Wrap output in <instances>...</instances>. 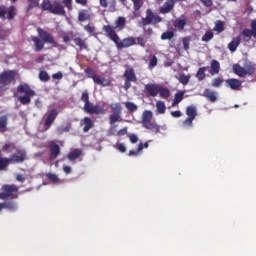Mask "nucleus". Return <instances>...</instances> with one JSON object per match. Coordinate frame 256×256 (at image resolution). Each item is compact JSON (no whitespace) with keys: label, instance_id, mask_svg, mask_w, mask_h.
<instances>
[{"label":"nucleus","instance_id":"nucleus-50","mask_svg":"<svg viewBox=\"0 0 256 256\" xmlns=\"http://www.w3.org/2000/svg\"><path fill=\"white\" fill-rule=\"evenodd\" d=\"M47 179H49V181H51L52 183H59V177L57 176V174H51L48 173L46 175Z\"/></svg>","mask_w":256,"mask_h":256},{"label":"nucleus","instance_id":"nucleus-51","mask_svg":"<svg viewBox=\"0 0 256 256\" xmlns=\"http://www.w3.org/2000/svg\"><path fill=\"white\" fill-rule=\"evenodd\" d=\"M62 3L68 11H73V0H62Z\"/></svg>","mask_w":256,"mask_h":256},{"label":"nucleus","instance_id":"nucleus-15","mask_svg":"<svg viewBox=\"0 0 256 256\" xmlns=\"http://www.w3.org/2000/svg\"><path fill=\"white\" fill-rule=\"evenodd\" d=\"M57 115H59V112L57 109H52L49 111L46 120H45V127L46 129H49L53 123H55V120L57 119Z\"/></svg>","mask_w":256,"mask_h":256},{"label":"nucleus","instance_id":"nucleus-7","mask_svg":"<svg viewBox=\"0 0 256 256\" xmlns=\"http://www.w3.org/2000/svg\"><path fill=\"white\" fill-rule=\"evenodd\" d=\"M2 193H0V199L6 201V199H17L19 197V186L15 184H4L1 187Z\"/></svg>","mask_w":256,"mask_h":256},{"label":"nucleus","instance_id":"nucleus-16","mask_svg":"<svg viewBox=\"0 0 256 256\" xmlns=\"http://www.w3.org/2000/svg\"><path fill=\"white\" fill-rule=\"evenodd\" d=\"M175 7V1L174 0H167L160 8L159 13L162 15H167V13H171L173 11V8Z\"/></svg>","mask_w":256,"mask_h":256},{"label":"nucleus","instance_id":"nucleus-17","mask_svg":"<svg viewBox=\"0 0 256 256\" xmlns=\"http://www.w3.org/2000/svg\"><path fill=\"white\" fill-rule=\"evenodd\" d=\"M78 21L80 23H85V21H91V10L89 9H80L78 11Z\"/></svg>","mask_w":256,"mask_h":256},{"label":"nucleus","instance_id":"nucleus-60","mask_svg":"<svg viewBox=\"0 0 256 256\" xmlns=\"http://www.w3.org/2000/svg\"><path fill=\"white\" fill-rule=\"evenodd\" d=\"M58 131L59 133H69V131H71V126L60 127Z\"/></svg>","mask_w":256,"mask_h":256},{"label":"nucleus","instance_id":"nucleus-43","mask_svg":"<svg viewBox=\"0 0 256 256\" xmlns=\"http://www.w3.org/2000/svg\"><path fill=\"white\" fill-rule=\"evenodd\" d=\"M175 37V33L173 31L163 32L161 35L162 41H167L168 39H173Z\"/></svg>","mask_w":256,"mask_h":256},{"label":"nucleus","instance_id":"nucleus-36","mask_svg":"<svg viewBox=\"0 0 256 256\" xmlns=\"http://www.w3.org/2000/svg\"><path fill=\"white\" fill-rule=\"evenodd\" d=\"M207 71V67H200L196 73V77L198 78V81H203L207 75L205 72Z\"/></svg>","mask_w":256,"mask_h":256},{"label":"nucleus","instance_id":"nucleus-1","mask_svg":"<svg viewBox=\"0 0 256 256\" xmlns=\"http://www.w3.org/2000/svg\"><path fill=\"white\" fill-rule=\"evenodd\" d=\"M102 30L104 31L106 37L115 43L117 49H127L128 47H133L137 45V40L134 37H127L121 40L117 32L113 31L111 25H104Z\"/></svg>","mask_w":256,"mask_h":256},{"label":"nucleus","instance_id":"nucleus-3","mask_svg":"<svg viewBox=\"0 0 256 256\" xmlns=\"http://www.w3.org/2000/svg\"><path fill=\"white\" fill-rule=\"evenodd\" d=\"M80 99L84 103L83 110L85 113H89V115H105L107 113L104 106L99 104L93 106L91 101H89V92L87 90L82 93Z\"/></svg>","mask_w":256,"mask_h":256},{"label":"nucleus","instance_id":"nucleus-28","mask_svg":"<svg viewBox=\"0 0 256 256\" xmlns=\"http://www.w3.org/2000/svg\"><path fill=\"white\" fill-rule=\"evenodd\" d=\"M158 94L160 95L161 99H167L168 97H171V91H169V88H165L163 86L158 88Z\"/></svg>","mask_w":256,"mask_h":256},{"label":"nucleus","instance_id":"nucleus-25","mask_svg":"<svg viewBox=\"0 0 256 256\" xmlns=\"http://www.w3.org/2000/svg\"><path fill=\"white\" fill-rule=\"evenodd\" d=\"M210 73L211 75H217L219 74V71H221V64H219V61L212 60L210 64Z\"/></svg>","mask_w":256,"mask_h":256},{"label":"nucleus","instance_id":"nucleus-18","mask_svg":"<svg viewBox=\"0 0 256 256\" xmlns=\"http://www.w3.org/2000/svg\"><path fill=\"white\" fill-rule=\"evenodd\" d=\"M159 85L157 84H146L144 89L147 91L150 97H157L159 95Z\"/></svg>","mask_w":256,"mask_h":256},{"label":"nucleus","instance_id":"nucleus-52","mask_svg":"<svg viewBox=\"0 0 256 256\" xmlns=\"http://www.w3.org/2000/svg\"><path fill=\"white\" fill-rule=\"evenodd\" d=\"M182 43H183V48L185 51L189 50V43H191V38L190 37H184L182 39Z\"/></svg>","mask_w":256,"mask_h":256},{"label":"nucleus","instance_id":"nucleus-32","mask_svg":"<svg viewBox=\"0 0 256 256\" xmlns=\"http://www.w3.org/2000/svg\"><path fill=\"white\" fill-rule=\"evenodd\" d=\"M120 121H123V118H121V114H114V113H112L109 116V123L111 125H115V123H120Z\"/></svg>","mask_w":256,"mask_h":256},{"label":"nucleus","instance_id":"nucleus-59","mask_svg":"<svg viewBox=\"0 0 256 256\" xmlns=\"http://www.w3.org/2000/svg\"><path fill=\"white\" fill-rule=\"evenodd\" d=\"M84 30H86L87 33H95V27H93V26H91L89 24L84 26Z\"/></svg>","mask_w":256,"mask_h":256},{"label":"nucleus","instance_id":"nucleus-49","mask_svg":"<svg viewBox=\"0 0 256 256\" xmlns=\"http://www.w3.org/2000/svg\"><path fill=\"white\" fill-rule=\"evenodd\" d=\"M213 87H221V85H223V79L220 78V77H217V78H214L212 80V84H211Z\"/></svg>","mask_w":256,"mask_h":256},{"label":"nucleus","instance_id":"nucleus-54","mask_svg":"<svg viewBox=\"0 0 256 256\" xmlns=\"http://www.w3.org/2000/svg\"><path fill=\"white\" fill-rule=\"evenodd\" d=\"M132 2L134 4L135 11H139V9H141V7H143V1H141V0H132Z\"/></svg>","mask_w":256,"mask_h":256},{"label":"nucleus","instance_id":"nucleus-12","mask_svg":"<svg viewBox=\"0 0 256 256\" xmlns=\"http://www.w3.org/2000/svg\"><path fill=\"white\" fill-rule=\"evenodd\" d=\"M161 21H163L161 16L153 13L151 9H148L146 11V17L142 18V25L143 27H147V25H157V23H161Z\"/></svg>","mask_w":256,"mask_h":256},{"label":"nucleus","instance_id":"nucleus-56","mask_svg":"<svg viewBox=\"0 0 256 256\" xmlns=\"http://www.w3.org/2000/svg\"><path fill=\"white\" fill-rule=\"evenodd\" d=\"M7 128V116L0 117V129Z\"/></svg>","mask_w":256,"mask_h":256},{"label":"nucleus","instance_id":"nucleus-26","mask_svg":"<svg viewBox=\"0 0 256 256\" xmlns=\"http://www.w3.org/2000/svg\"><path fill=\"white\" fill-rule=\"evenodd\" d=\"M83 125H84V128H83L84 133H89V130L93 129L94 127L93 120H91L90 117H84Z\"/></svg>","mask_w":256,"mask_h":256},{"label":"nucleus","instance_id":"nucleus-23","mask_svg":"<svg viewBox=\"0 0 256 256\" xmlns=\"http://www.w3.org/2000/svg\"><path fill=\"white\" fill-rule=\"evenodd\" d=\"M239 45H241V36L234 37L232 41L228 44V49L229 51H231V53H235Z\"/></svg>","mask_w":256,"mask_h":256},{"label":"nucleus","instance_id":"nucleus-63","mask_svg":"<svg viewBox=\"0 0 256 256\" xmlns=\"http://www.w3.org/2000/svg\"><path fill=\"white\" fill-rule=\"evenodd\" d=\"M129 139H130V142L133 144H135V143H137V141H139V138L135 134L130 135Z\"/></svg>","mask_w":256,"mask_h":256},{"label":"nucleus","instance_id":"nucleus-42","mask_svg":"<svg viewBox=\"0 0 256 256\" xmlns=\"http://www.w3.org/2000/svg\"><path fill=\"white\" fill-rule=\"evenodd\" d=\"M214 31H217L218 33H223V31H225V25L223 24V21L218 20L215 22Z\"/></svg>","mask_w":256,"mask_h":256},{"label":"nucleus","instance_id":"nucleus-5","mask_svg":"<svg viewBox=\"0 0 256 256\" xmlns=\"http://www.w3.org/2000/svg\"><path fill=\"white\" fill-rule=\"evenodd\" d=\"M17 92L24 93L23 96L18 98V101L21 103V105H29V103H31V97H35V95H37L35 90H32L31 86L27 83L18 85Z\"/></svg>","mask_w":256,"mask_h":256},{"label":"nucleus","instance_id":"nucleus-11","mask_svg":"<svg viewBox=\"0 0 256 256\" xmlns=\"http://www.w3.org/2000/svg\"><path fill=\"white\" fill-rule=\"evenodd\" d=\"M15 77H17V72L15 70H5L0 73L1 87H9L11 83H15Z\"/></svg>","mask_w":256,"mask_h":256},{"label":"nucleus","instance_id":"nucleus-6","mask_svg":"<svg viewBox=\"0 0 256 256\" xmlns=\"http://www.w3.org/2000/svg\"><path fill=\"white\" fill-rule=\"evenodd\" d=\"M233 71L235 75H238V77H245V75L251 76L255 74L256 65L251 61H246L244 63V66H241L239 64H234Z\"/></svg>","mask_w":256,"mask_h":256},{"label":"nucleus","instance_id":"nucleus-40","mask_svg":"<svg viewBox=\"0 0 256 256\" xmlns=\"http://www.w3.org/2000/svg\"><path fill=\"white\" fill-rule=\"evenodd\" d=\"M41 5H42V9L44 11H49L51 13V11L53 9V4L51 3V1L43 0Z\"/></svg>","mask_w":256,"mask_h":256},{"label":"nucleus","instance_id":"nucleus-39","mask_svg":"<svg viewBox=\"0 0 256 256\" xmlns=\"http://www.w3.org/2000/svg\"><path fill=\"white\" fill-rule=\"evenodd\" d=\"M156 109L158 111V113L160 115H163L167 109V107L165 106V102L163 101H157L156 102Z\"/></svg>","mask_w":256,"mask_h":256},{"label":"nucleus","instance_id":"nucleus-44","mask_svg":"<svg viewBox=\"0 0 256 256\" xmlns=\"http://www.w3.org/2000/svg\"><path fill=\"white\" fill-rule=\"evenodd\" d=\"M5 209H8V211H17V204L13 201H8L4 203Z\"/></svg>","mask_w":256,"mask_h":256},{"label":"nucleus","instance_id":"nucleus-34","mask_svg":"<svg viewBox=\"0 0 256 256\" xmlns=\"http://www.w3.org/2000/svg\"><path fill=\"white\" fill-rule=\"evenodd\" d=\"M185 25H187V21L185 19H176L174 21V27H176V29H179L180 31H183V29H185Z\"/></svg>","mask_w":256,"mask_h":256},{"label":"nucleus","instance_id":"nucleus-24","mask_svg":"<svg viewBox=\"0 0 256 256\" xmlns=\"http://www.w3.org/2000/svg\"><path fill=\"white\" fill-rule=\"evenodd\" d=\"M75 45H77V47H79L80 51L86 50L89 51V47L87 46V43L85 42V40L81 39V37L77 36L73 39Z\"/></svg>","mask_w":256,"mask_h":256},{"label":"nucleus","instance_id":"nucleus-61","mask_svg":"<svg viewBox=\"0 0 256 256\" xmlns=\"http://www.w3.org/2000/svg\"><path fill=\"white\" fill-rule=\"evenodd\" d=\"M5 15H7V8L0 7V19H5Z\"/></svg>","mask_w":256,"mask_h":256},{"label":"nucleus","instance_id":"nucleus-57","mask_svg":"<svg viewBox=\"0 0 256 256\" xmlns=\"http://www.w3.org/2000/svg\"><path fill=\"white\" fill-rule=\"evenodd\" d=\"M137 43L136 45H140V47H145L147 40H145L143 37L136 38Z\"/></svg>","mask_w":256,"mask_h":256},{"label":"nucleus","instance_id":"nucleus-22","mask_svg":"<svg viewBox=\"0 0 256 256\" xmlns=\"http://www.w3.org/2000/svg\"><path fill=\"white\" fill-rule=\"evenodd\" d=\"M81 155H83V150L76 148L67 154V159L68 161L73 162L76 161V159H79Z\"/></svg>","mask_w":256,"mask_h":256},{"label":"nucleus","instance_id":"nucleus-8","mask_svg":"<svg viewBox=\"0 0 256 256\" xmlns=\"http://www.w3.org/2000/svg\"><path fill=\"white\" fill-rule=\"evenodd\" d=\"M123 78L125 80L123 87L125 91H129V89H131V83H137V75L135 74V69L129 65H126Z\"/></svg>","mask_w":256,"mask_h":256},{"label":"nucleus","instance_id":"nucleus-21","mask_svg":"<svg viewBox=\"0 0 256 256\" xmlns=\"http://www.w3.org/2000/svg\"><path fill=\"white\" fill-rule=\"evenodd\" d=\"M53 15H65V7L63 5H61L59 2H54V4H52V10L51 12Z\"/></svg>","mask_w":256,"mask_h":256},{"label":"nucleus","instance_id":"nucleus-10","mask_svg":"<svg viewBox=\"0 0 256 256\" xmlns=\"http://www.w3.org/2000/svg\"><path fill=\"white\" fill-rule=\"evenodd\" d=\"M14 151L15 153L8 158L10 165L25 163L27 161V151L25 149L16 147Z\"/></svg>","mask_w":256,"mask_h":256},{"label":"nucleus","instance_id":"nucleus-14","mask_svg":"<svg viewBox=\"0 0 256 256\" xmlns=\"http://www.w3.org/2000/svg\"><path fill=\"white\" fill-rule=\"evenodd\" d=\"M49 151H50V156L49 159L50 161H55L59 155H61V147H59V144H55L54 142L49 143Z\"/></svg>","mask_w":256,"mask_h":256},{"label":"nucleus","instance_id":"nucleus-38","mask_svg":"<svg viewBox=\"0 0 256 256\" xmlns=\"http://www.w3.org/2000/svg\"><path fill=\"white\" fill-rule=\"evenodd\" d=\"M124 105L130 113H135V111L139 109V107L133 102H125Z\"/></svg>","mask_w":256,"mask_h":256},{"label":"nucleus","instance_id":"nucleus-48","mask_svg":"<svg viewBox=\"0 0 256 256\" xmlns=\"http://www.w3.org/2000/svg\"><path fill=\"white\" fill-rule=\"evenodd\" d=\"M142 149H143V142H140V143L138 144V149H137V151H135V150H130V151H129V156L132 157V155H134V156L139 155V153H140V151H141Z\"/></svg>","mask_w":256,"mask_h":256},{"label":"nucleus","instance_id":"nucleus-45","mask_svg":"<svg viewBox=\"0 0 256 256\" xmlns=\"http://www.w3.org/2000/svg\"><path fill=\"white\" fill-rule=\"evenodd\" d=\"M190 79H191L190 75L181 74L179 76L178 81H179V83H182V85H187L189 83Z\"/></svg>","mask_w":256,"mask_h":256},{"label":"nucleus","instance_id":"nucleus-31","mask_svg":"<svg viewBox=\"0 0 256 256\" xmlns=\"http://www.w3.org/2000/svg\"><path fill=\"white\" fill-rule=\"evenodd\" d=\"M110 109L116 115H121V113L123 111V107L121 106V103L111 104Z\"/></svg>","mask_w":256,"mask_h":256},{"label":"nucleus","instance_id":"nucleus-2","mask_svg":"<svg viewBox=\"0 0 256 256\" xmlns=\"http://www.w3.org/2000/svg\"><path fill=\"white\" fill-rule=\"evenodd\" d=\"M38 37L32 36L31 41L34 43V51L36 53H39L43 51L45 47V43H48L49 45H52L53 47H57V41H55V37L52 36L51 33L43 30V28L37 29Z\"/></svg>","mask_w":256,"mask_h":256},{"label":"nucleus","instance_id":"nucleus-62","mask_svg":"<svg viewBox=\"0 0 256 256\" xmlns=\"http://www.w3.org/2000/svg\"><path fill=\"white\" fill-rule=\"evenodd\" d=\"M117 135L118 137H123V135H127V127H124L122 129H120L118 132H117Z\"/></svg>","mask_w":256,"mask_h":256},{"label":"nucleus","instance_id":"nucleus-35","mask_svg":"<svg viewBox=\"0 0 256 256\" xmlns=\"http://www.w3.org/2000/svg\"><path fill=\"white\" fill-rule=\"evenodd\" d=\"M186 115L192 119H195L197 117V108L194 106H188L186 108Z\"/></svg>","mask_w":256,"mask_h":256},{"label":"nucleus","instance_id":"nucleus-47","mask_svg":"<svg viewBox=\"0 0 256 256\" xmlns=\"http://www.w3.org/2000/svg\"><path fill=\"white\" fill-rule=\"evenodd\" d=\"M157 63H158L157 56H153V57L150 59V62H149V64H148V68H149V69H155V67H157Z\"/></svg>","mask_w":256,"mask_h":256},{"label":"nucleus","instance_id":"nucleus-53","mask_svg":"<svg viewBox=\"0 0 256 256\" xmlns=\"http://www.w3.org/2000/svg\"><path fill=\"white\" fill-rule=\"evenodd\" d=\"M250 27V32L252 33L253 38L256 39V20H251Z\"/></svg>","mask_w":256,"mask_h":256},{"label":"nucleus","instance_id":"nucleus-29","mask_svg":"<svg viewBox=\"0 0 256 256\" xmlns=\"http://www.w3.org/2000/svg\"><path fill=\"white\" fill-rule=\"evenodd\" d=\"M6 14L9 21H11V19H15V16L17 15V8H15V6L6 8Z\"/></svg>","mask_w":256,"mask_h":256},{"label":"nucleus","instance_id":"nucleus-46","mask_svg":"<svg viewBox=\"0 0 256 256\" xmlns=\"http://www.w3.org/2000/svg\"><path fill=\"white\" fill-rule=\"evenodd\" d=\"M213 37H214L213 32L207 31V32L202 36V41H204L205 43H209V41H211V39H213Z\"/></svg>","mask_w":256,"mask_h":256},{"label":"nucleus","instance_id":"nucleus-13","mask_svg":"<svg viewBox=\"0 0 256 256\" xmlns=\"http://www.w3.org/2000/svg\"><path fill=\"white\" fill-rule=\"evenodd\" d=\"M225 85L232 91H239V89H241V85H243V82L237 78H230L225 80Z\"/></svg>","mask_w":256,"mask_h":256},{"label":"nucleus","instance_id":"nucleus-20","mask_svg":"<svg viewBox=\"0 0 256 256\" xmlns=\"http://www.w3.org/2000/svg\"><path fill=\"white\" fill-rule=\"evenodd\" d=\"M202 97H205L207 101H210V103H215L217 101V92L206 88L202 94Z\"/></svg>","mask_w":256,"mask_h":256},{"label":"nucleus","instance_id":"nucleus-4","mask_svg":"<svg viewBox=\"0 0 256 256\" xmlns=\"http://www.w3.org/2000/svg\"><path fill=\"white\" fill-rule=\"evenodd\" d=\"M141 124L144 129L153 131V133H159L161 131V126H159V124L153 120V112L151 110H145L142 113Z\"/></svg>","mask_w":256,"mask_h":256},{"label":"nucleus","instance_id":"nucleus-55","mask_svg":"<svg viewBox=\"0 0 256 256\" xmlns=\"http://www.w3.org/2000/svg\"><path fill=\"white\" fill-rule=\"evenodd\" d=\"M132 2L134 4L135 11H139V9H141V7H143V1H141V0H132Z\"/></svg>","mask_w":256,"mask_h":256},{"label":"nucleus","instance_id":"nucleus-58","mask_svg":"<svg viewBox=\"0 0 256 256\" xmlns=\"http://www.w3.org/2000/svg\"><path fill=\"white\" fill-rule=\"evenodd\" d=\"M204 7H213V0H200Z\"/></svg>","mask_w":256,"mask_h":256},{"label":"nucleus","instance_id":"nucleus-33","mask_svg":"<svg viewBox=\"0 0 256 256\" xmlns=\"http://www.w3.org/2000/svg\"><path fill=\"white\" fill-rule=\"evenodd\" d=\"M9 165H11V163L9 162V158H0V171H7V167H9Z\"/></svg>","mask_w":256,"mask_h":256},{"label":"nucleus","instance_id":"nucleus-64","mask_svg":"<svg viewBox=\"0 0 256 256\" xmlns=\"http://www.w3.org/2000/svg\"><path fill=\"white\" fill-rule=\"evenodd\" d=\"M52 79H58V80L63 79V73L57 72V73L53 74Z\"/></svg>","mask_w":256,"mask_h":256},{"label":"nucleus","instance_id":"nucleus-30","mask_svg":"<svg viewBox=\"0 0 256 256\" xmlns=\"http://www.w3.org/2000/svg\"><path fill=\"white\" fill-rule=\"evenodd\" d=\"M185 95L184 91L177 92L174 96V100L172 102V107H175V105H179L183 101V97Z\"/></svg>","mask_w":256,"mask_h":256},{"label":"nucleus","instance_id":"nucleus-41","mask_svg":"<svg viewBox=\"0 0 256 256\" xmlns=\"http://www.w3.org/2000/svg\"><path fill=\"white\" fill-rule=\"evenodd\" d=\"M39 79H40V81H43V83H47V81H49V79H51V77L49 76V73H47V71L41 70L39 72Z\"/></svg>","mask_w":256,"mask_h":256},{"label":"nucleus","instance_id":"nucleus-37","mask_svg":"<svg viewBox=\"0 0 256 256\" xmlns=\"http://www.w3.org/2000/svg\"><path fill=\"white\" fill-rule=\"evenodd\" d=\"M17 148V146H15L14 143H11V142H7L5 143L3 146H2V151L3 153H9V151H15Z\"/></svg>","mask_w":256,"mask_h":256},{"label":"nucleus","instance_id":"nucleus-27","mask_svg":"<svg viewBox=\"0 0 256 256\" xmlns=\"http://www.w3.org/2000/svg\"><path fill=\"white\" fill-rule=\"evenodd\" d=\"M240 35L241 37H243V41L245 43H249V41H251V38L253 37V33L251 32V29H248V28H245L244 30H242Z\"/></svg>","mask_w":256,"mask_h":256},{"label":"nucleus","instance_id":"nucleus-19","mask_svg":"<svg viewBox=\"0 0 256 256\" xmlns=\"http://www.w3.org/2000/svg\"><path fill=\"white\" fill-rule=\"evenodd\" d=\"M126 23L127 21L125 17L119 16L114 23L115 26H111V28L113 29V31H123L125 29Z\"/></svg>","mask_w":256,"mask_h":256},{"label":"nucleus","instance_id":"nucleus-9","mask_svg":"<svg viewBox=\"0 0 256 256\" xmlns=\"http://www.w3.org/2000/svg\"><path fill=\"white\" fill-rule=\"evenodd\" d=\"M84 73L86 74L88 79H93L96 85H100L101 87H109V85H111V82L108 79L98 76L91 67L86 68L84 70Z\"/></svg>","mask_w":256,"mask_h":256}]
</instances>
